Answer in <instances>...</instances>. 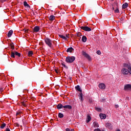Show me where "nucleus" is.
Returning <instances> with one entry per match:
<instances>
[{
	"label": "nucleus",
	"mask_w": 131,
	"mask_h": 131,
	"mask_svg": "<svg viewBox=\"0 0 131 131\" xmlns=\"http://www.w3.org/2000/svg\"><path fill=\"white\" fill-rule=\"evenodd\" d=\"M121 73L123 75H127L129 73L128 68H123L121 71Z\"/></svg>",
	"instance_id": "nucleus-2"
},
{
	"label": "nucleus",
	"mask_w": 131,
	"mask_h": 131,
	"mask_svg": "<svg viewBox=\"0 0 131 131\" xmlns=\"http://www.w3.org/2000/svg\"><path fill=\"white\" fill-rule=\"evenodd\" d=\"M128 70H129V73L131 74V68H128Z\"/></svg>",
	"instance_id": "nucleus-40"
},
{
	"label": "nucleus",
	"mask_w": 131,
	"mask_h": 131,
	"mask_svg": "<svg viewBox=\"0 0 131 131\" xmlns=\"http://www.w3.org/2000/svg\"><path fill=\"white\" fill-rule=\"evenodd\" d=\"M116 131H120V129H117V130H116Z\"/></svg>",
	"instance_id": "nucleus-48"
},
{
	"label": "nucleus",
	"mask_w": 131,
	"mask_h": 131,
	"mask_svg": "<svg viewBox=\"0 0 131 131\" xmlns=\"http://www.w3.org/2000/svg\"><path fill=\"white\" fill-rule=\"evenodd\" d=\"M25 33H28V32L29 31V29H24Z\"/></svg>",
	"instance_id": "nucleus-35"
},
{
	"label": "nucleus",
	"mask_w": 131,
	"mask_h": 131,
	"mask_svg": "<svg viewBox=\"0 0 131 131\" xmlns=\"http://www.w3.org/2000/svg\"><path fill=\"white\" fill-rule=\"evenodd\" d=\"M99 88L102 90H104L105 88H106V85H105L104 83H100L99 85Z\"/></svg>",
	"instance_id": "nucleus-9"
},
{
	"label": "nucleus",
	"mask_w": 131,
	"mask_h": 131,
	"mask_svg": "<svg viewBox=\"0 0 131 131\" xmlns=\"http://www.w3.org/2000/svg\"><path fill=\"white\" fill-rule=\"evenodd\" d=\"M93 126L94 127H99V124L97 122H94L93 123Z\"/></svg>",
	"instance_id": "nucleus-26"
},
{
	"label": "nucleus",
	"mask_w": 131,
	"mask_h": 131,
	"mask_svg": "<svg viewBox=\"0 0 131 131\" xmlns=\"http://www.w3.org/2000/svg\"><path fill=\"white\" fill-rule=\"evenodd\" d=\"M89 103H92L93 99L92 98H89Z\"/></svg>",
	"instance_id": "nucleus-37"
},
{
	"label": "nucleus",
	"mask_w": 131,
	"mask_h": 131,
	"mask_svg": "<svg viewBox=\"0 0 131 131\" xmlns=\"http://www.w3.org/2000/svg\"><path fill=\"white\" fill-rule=\"evenodd\" d=\"M6 131H11V130H10V128H7L6 129Z\"/></svg>",
	"instance_id": "nucleus-42"
},
{
	"label": "nucleus",
	"mask_w": 131,
	"mask_h": 131,
	"mask_svg": "<svg viewBox=\"0 0 131 131\" xmlns=\"http://www.w3.org/2000/svg\"><path fill=\"white\" fill-rule=\"evenodd\" d=\"M24 7H27V8H30V6L28 4H27V2L26 1H25L24 2Z\"/></svg>",
	"instance_id": "nucleus-25"
},
{
	"label": "nucleus",
	"mask_w": 131,
	"mask_h": 131,
	"mask_svg": "<svg viewBox=\"0 0 131 131\" xmlns=\"http://www.w3.org/2000/svg\"><path fill=\"white\" fill-rule=\"evenodd\" d=\"M21 104L24 107H27V101H24L21 102Z\"/></svg>",
	"instance_id": "nucleus-19"
},
{
	"label": "nucleus",
	"mask_w": 131,
	"mask_h": 131,
	"mask_svg": "<svg viewBox=\"0 0 131 131\" xmlns=\"http://www.w3.org/2000/svg\"><path fill=\"white\" fill-rule=\"evenodd\" d=\"M127 7H128V4H127V3H125V4H123L122 8V9H126Z\"/></svg>",
	"instance_id": "nucleus-21"
},
{
	"label": "nucleus",
	"mask_w": 131,
	"mask_h": 131,
	"mask_svg": "<svg viewBox=\"0 0 131 131\" xmlns=\"http://www.w3.org/2000/svg\"><path fill=\"white\" fill-rule=\"evenodd\" d=\"M45 41L46 45L49 47V48H52V47H53V45L52 44V40L47 38L45 39Z\"/></svg>",
	"instance_id": "nucleus-3"
},
{
	"label": "nucleus",
	"mask_w": 131,
	"mask_h": 131,
	"mask_svg": "<svg viewBox=\"0 0 131 131\" xmlns=\"http://www.w3.org/2000/svg\"><path fill=\"white\" fill-rule=\"evenodd\" d=\"M118 107H119V106H118V105H117V104L115 105V108H118Z\"/></svg>",
	"instance_id": "nucleus-41"
},
{
	"label": "nucleus",
	"mask_w": 131,
	"mask_h": 131,
	"mask_svg": "<svg viewBox=\"0 0 131 131\" xmlns=\"http://www.w3.org/2000/svg\"><path fill=\"white\" fill-rule=\"evenodd\" d=\"M55 72H56L57 74L59 73V72L57 70H55Z\"/></svg>",
	"instance_id": "nucleus-47"
},
{
	"label": "nucleus",
	"mask_w": 131,
	"mask_h": 131,
	"mask_svg": "<svg viewBox=\"0 0 131 131\" xmlns=\"http://www.w3.org/2000/svg\"><path fill=\"white\" fill-rule=\"evenodd\" d=\"M58 117H59V118H63V117H64V115L61 113H59L58 114Z\"/></svg>",
	"instance_id": "nucleus-32"
},
{
	"label": "nucleus",
	"mask_w": 131,
	"mask_h": 131,
	"mask_svg": "<svg viewBox=\"0 0 131 131\" xmlns=\"http://www.w3.org/2000/svg\"><path fill=\"white\" fill-rule=\"evenodd\" d=\"M81 35V34L80 33H79L78 34H77V36H80Z\"/></svg>",
	"instance_id": "nucleus-44"
},
{
	"label": "nucleus",
	"mask_w": 131,
	"mask_h": 131,
	"mask_svg": "<svg viewBox=\"0 0 131 131\" xmlns=\"http://www.w3.org/2000/svg\"><path fill=\"white\" fill-rule=\"evenodd\" d=\"M14 53L15 54V56H17L18 57H21V54L20 53H19L17 51H14Z\"/></svg>",
	"instance_id": "nucleus-30"
},
{
	"label": "nucleus",
	"mask_w": 131,
	"mask_h": 131,
	"mask_svg": "<svg viewBox=\"0 0 131 131\" xmlns=\"http://www.w3.org/2000/svg\"><path fill=\"white\" fill-rule=\"evenodd\" d=\"M66 131H74V129H71V130H70V129H69V128H67V129H66Z\"/></svg>",
	"instance_id": "nucleus-38"
},
{
	"label": "nucleus",
	"mask_w": 131,
	"mask_h": 131,
	"mask_svg": "<svg viewBox=\"0 0 131 131\" xmlns=\"http://www.w3.org/2000/svg\"><path fill=\"white\" fill-rule=\"evenodd\" d=\"M95 110H96V111H98V112H102V110L99 108V107H95Z\"/></svg>",
	"instance_id": "nucleus-31"
},
{
	"label": "nucleus",
	"mask_w": 131,
	"mask_h": 131,
	"mask_svg": "<svg viewBox=\"0 0 131 131\" xmlns=\"http://www.w3.org/2000/svg\"><path fill=\"white\" fill-rule=\"evenodd\" d=\"M82 41L83 42H85L86 41V36H83L82 37Z\"/></svg>",
	"instance_id": "nucleus-28"
},
{
	"label": "nucleus",
	"mask_w": 131,
	"mask_h": 131,
	"mask_svg": "<svg viewBox=\"0 0 131 131\" xmlns=\"http://www.w3.org/2000/svg\"><path fill=\"white\" fill-rule=\"evenodd\" d=\"M3 89H0V93H3Z\"/></svg>",
	"instance_id": "nucleus-45"
},
{
	"label": "nucleus",
	"mask_w": 131,
	"mask_h": 131,
	"mask_svg": "<svg viewBox=\"0 0 131 131\" xmlns=\"http://www.w3.org/2000/svg\"><path fill=\"white\" fill-rule=\"evenodd\" d=\"M63 108L66 109H69V110H71V109H72V106L71 105H67L63 106Z\"/></svg>",
	"instance_id": "nucleus-15"
},
{
	"label": "nucleus",
	"mask_w": 131,
	"mask_h": 131,
	"mask_svg": "<svg viewBox=\"0 0 131 131\" xmlns=\"http://www.w3.org/2000/svg\"><path fill=\"white\" fill-rule=\"evenodd\" d=\"M12 34H13V30H10L7 34L8 37H11V36H12Z\"/></svg>",
	"instance_id": "nucleus-20"
},
{
	"label": "nucleus",
	"mask_w": 131,
	"mask_h": 131,
	"mask_svg": "<svg viewBox=\"0 0 131 131\" xmlns=\"http://www.w3.org/2000/svg\"><path fill=\"white\" fill-rule=\"evenodd\" d=\"M75 89L76 91H78V92H80V93H82V90L80 89V86L79 85H77L75 86Z\"/></svg>",
	"instance_id": "nucleus-11"
},
{
	"label": "nucleus",
	"mask_w": 131,
	"mask_h": 131,
	"mask_svg": "<svg viewBox=\"0 0 131 131\" xmlns=\"http://www.w3.org/2000/svg\"><path fill=\"white\" fill-rule=\"evenodd\" d=\"M55 16H54L53 15H51L49 17V20H50V21H53V20H55Z\"/></svg>",
	"instance_id": "nucleus-16"
},
{
	"label": "nucleus",
	"mask_w": 131,
	"mask_h": 131,
	"mask_svg": "<svg viewBox=\"0 0 131 131\" xmlns=\"http://www.w3.org/2000/svg\"><path fill=\"white\" fill-rule=\"evenodd\" d=\"M79 99H80L81 102H83V98L82 92H80V93Z\"/></svg>",
	"instance_id": "nucleus-18"
},
{
	"label": "nucleus",
	"mask_w": 131,
	"mask_h": 131,
	"mask_svg": "<svg viewBox=\"0 0 131 131\" xmlns=\"http://www.w3.org/2000/svg\"><path fill=\"white\" fill-rule=\"evenodd\" d=\"M6 127V123H3L1 124V128H5V127Z\"/></svg>",
	"instance_id": "nucleus-33"
},
{
	"label": "nucleus",
	"mask_w": 131,
	"mask_h": 131,
	"mask_svg": "<svg viewBox=\"0 0 131 131\" xmlns=\"http://www.w3.org/2000/svg\"><path fill=\"white\" fill-rule=\"evenodd\" d=\"M99 116L101 119H105L106 115L105 114H100Z\"/></svg>",
	"instance_id": "nucleus-12"
},
{
	"label": "nucleus",
	"mask_w": 131,
	"mask_h": 131,
	"mask_svg": "<svg viewBox=\"0 0 131 131\" xmlns=\"http://www.w3.org/2000/svg\"><path fill=\"white\" fill-rule=\"evenodd\" d=\"M96 53L98 55H101V51L100 50H98Z\"/></svg>",
	"instance_id": "nucleus-36"
},
{
	"label": "nucleus",
	"mask_w": 131,
	"mask_h": 131,
	"mask_svg": "<svg viewBox=\"0 0 131 131\" xmlns=\"http://www.w3.org/2000/svg\"><path fill=\"white\" fill-rule=\"evenodd\" d=\"M21 115H22V112L20 111H18L16 113V116H17V117L19 118L20 116H21Z\"/></svg>",
	"instance_id": "nucleus-22"
},
{
	"label": "nucleus",
	"mask_w": 131,
	"mask_h": 131,
	"mask_svg": "<svg viewBox=\"0 0 131 131\" xmlns=\"http://www.w3.org/2000/svg\"><path fill=\"white\" fill-rule=\"evenodd\" d=\"M59 37H60V38H62V39H64V40H67V37H68V36H67V35H66L67 37H65L63 35H59Z\"/></svg>",
	"instance_id": "nucleus-13"
},
{
	"label": "nucleus",
	"mask_w": 131,
	"mask_h": 131,
	"mask_svg": "<svg viewBox=\"0 0 131 131\" xmlns=\"http://www.w3.org/2000/svg\"><path fill=\"white\" fill-rule=\"evenodd\" d=\"M73 51H74V49H73L72 48V47H71V48H69L67 49V53H72V52H73Z\"/></svg>",
	"instance_id": "nucleus-17"
},
{
	"label": "nucleus",
	"mask_w": 131,
	"mask_h": 131,
	"mask_svg": "<svg viewBox=\"0 0 131 131\" xmlns=\"http://www.w3.org/2000/svg\"><path fill=\"white\" fill-rule=\"evenodd\" d=\"M112 10H115V6L113 7Z\"/></svg>",
	"instance_id": "nucleus-46"
},
{
	"label": "nucleus",
	"mask_w": 131,
	"mask_h": 131,
	"mask_svg": "<svg viewBox=\"0 0 131 131\" xmlns=\"http://www.w3.org/2000/svg\"><path fill=\"white\" fill-rule=\"evenodd\" d=\"M61 65H62V66H63L64 67V68H66L67 69H68V67L66 66V65H65V64L62 63Z\"/></svg>",
	"instance_id": "nucleus-34"
},
{
	"label": "nucleus",
	"mask_w": 131,
	"mask_h": 131,
	"mask_svg": "<svg viewBox=\"0 0 131 131\" xmlns=\"http://www.w3.org/2000/svg\"><path fill=\"white\" fill-rule=\"evenodd\" d=\"M105 126H106V127H108L109 129H113V125H112V124L110 123H107L105 125Z\"/></svg>",
	"instance_id": "nucleus-8"
},
{
	"label": "nucleus",
	"mask_w": 131,
	"mask_h": 131,
	"mask_svg": "<svg viewBox=\"0 0 131 131\" xmlns=\"http://www.w3.org/2000/svg\"><path fill=\"white\" fill-rule=\"evenodd\" d=\"M32 55H33V52H32V51H29L28 53V56H29V57H31Z\"/></svg>",
	"instance_id": "nucleus-29"
},
{
	"label": "nucleus",
	"mask_w": 131,
	"mask_h": 131,
	"mask_svg": "<svg viewBox=\"0 0 131 131\" xmlns=\"http://www.w3.org/2000/svg\"><path fill=\"white\" fill-rule=\"evenodd\" d=\"M6 1L7 0H0V2H1V3H4V2H6Z\"/></svg>",
	"instance_id": "nucleus-43"
},
{
	"label": "nucleus",
	"mask_w": 131,
	"mask_h": 131,
	"mask_svg": "<svg viewBox=\"0 0 131 131\" xmlns=\"http://www.w3.org/2000/svg\"><path fill=\"white\" fill-rule=\"evenodd\" d=\"M64 106H63V104H59L57 105V109H62V108H63Z\"/></svg>",
	"instance_id": "nucleus-24"
},
{
	"label": "nucleus",
	"mask_w": 131,
	"mask_h": 131,
	"mask_svg": "<svg viewBox=\"0 0 131 131\" xmlns=\"http://www.w3.org/2000/svg\"><path fill=\"white\" fill-rule=\"evenodd\" d=\"M124 91H126V92H128V91H131V84H125L124 87Z\"/></svg>",
	"instance_id": "nucleus-5"
},
{
	"label": "nucleus",
	"mask_w": 131,
	"mask_h": 131,
	"mask_svg": "<svg viewBox=\"0 0 131 131\" xmlns=\"http://www.w3.org/2000/svg\"><path fill=\"white\" fill-rule=\"evenodd\" d=\"M75 61V57L74 56H68L66 58L67 63H73Z\"/></svg>",
	"instance_id": "nucleus-1"
},
{
	"label": "nucleus",
	"mask_w": 131,
	"mask_h": 131,
	"mask_svg": "<svg viewBox=\"0 0 131 131\" xmlns=\"http://www.w3.org/2000/svg\"><path fill=\"white\" fill-rule=\"evenodd\" d=\"M81 29H82V30H84V31H87V32H89V31H92V29H91V28L88 27V26H82L80 27Z\"/></svg>",
	"instance_id": "nucleus-6"
},
{
	"label": "nucleus",
	"mask_w": 131,
	"mask_h": 131,
	"mask_svg": "<svg viewBox=\"0 0 131 131\" xmlns=\"http://www.w3.org/2000/svg\"><path fill=\"white\" fill-rule=\"evenodd\" d=\"M39 27L36 26L33 29V32H38L39 31Z\"/></svg>",
	"instance_id": "nucleus-10"
},
{
	"label": "nucleus",
	"mask_w": 131,
	"mask_h": 131,
	"mask_svg": "<svg viewBox=\"0 0 131 131\" xmlns=\"http://www.w3.org/2000/svg\"><path fill=\"white\" fill-rule=\"evenodd\" d=\"M90 120H92V118L91 117V116H90V115H88L86 122L87 123H89Z\"/></svg>",
	"instance_id": "nucleus-14"
},
{
	"label": "nucleus",
	"mask_w": 131,
	"mask_h": 131,
	"mask_svg": "<svg viewBox=\"0 0 131 131\" xmlns=\"http://www.w3.org/2000/svg\"><path fill=\"white\" fill-rule=\"evenodd\" d=\"M115 13H119V9H118V3H116L115 4Z\"/></svg>",
	"instance_id": "nucleus-7"
},
{
	"label": "nucleus",
	"mask_w": 131,
	"mask_h": 131,
	"mask_svg": "<svg viewBox=\"0 0 131 131\" xmlns=\"http://www.w3.org/2000/svg\"><path fill=\"white\" fill-rule=\"evenodd\" d=\"M82 55L83 56H84V57H85V58L88 59V60H89V61H91L92 58H91V56H90V55L88 53H86V52L83 51L82 52Z\"/></svg>",
	"instance_id": "nucleus-4"
},
{
	"label": "nucleus",
	"mask_w": 131,
	"mask_h": 131,
	"mask_svg": "<svg viewBox=\"0 0 131 131\" xmlns=\"http://www.w3.org/2000/svg\"><path fill=\"white\" fill-rule=\"evenodd\" d=\"M9 46H10L11 49H12V50L15 49V46H14V43L13 42H11Z\"/></svg>",
	"instance_id": "nucleus-27"
},
{
	"label": "nucleus",
	"mask_w": 131,
	"mask_h": 131,
	"mask_svg": "<svg viewBox=\"0 0 131 131\" xmlns=\"http://www.w3.org/2000/svg\"><path fill=\"white\" fill-rule=\"evenodd\" d=\"M15 51H13V50L11 51V53L10 54V56L11 58H15Z\"/></svg>",
	"instance_id": "nucleus-23"
},
{
	"label": "nucleus",
	"mask_w": 131,
	"mask_h": 131,
	"mask_svg": "<svg viewBox=\"0 0 131 131\" xmlns=\"http://www.w3.org/2000/svg\"><path fill=\"white\" fill-rule=\"evenodd\" d=\"M15 126L19 127V124L18 123H14Z\"/></svg>",
	"instance_id": "nucleus-39"
}]
</instances>
